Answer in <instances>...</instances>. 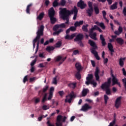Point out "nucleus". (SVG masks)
<instances>
[{
    "label": "nucleus",
    "instance_id": "obj_47",
    "mask_svg": "<svg viewBox=\"0 0 126 126\" xmlns=\"http://www.w3.org/2000/svg\"><path fill=\"white\" fill-rule=\"evenodd\" d=\"M43 110H49L50 109V107H49L48 106L44 105L42 107Z\"/></svg>",
    "mask_w": 126,
    "mask_h": 126
},
{
    "label": "nucleus",
    "instance_id": "obj_25",
    "mask_svg": "<svg viewBox=\"0 0 126 126\" xmlns=\"http://www.w3.org/2000/svg\"><path fill=\"white\" fill-rule=\"evenodd\" d=\"M83 21H80L79 22L77 21L74 23V26L77 27L78 26H80V25H82L83 24Z\"/></svg>",
    "mask_w": 126,
    "mask_h": 126
},
{
    "label": "nucleus",
    "instance_id": "obj_60",
    "mask_svg": "<svg viewBox=\"0 0 126 126\" xmlns=\"http://www.w3.org/2000/svg\"><path fill=\"white\" fill-rule=\"evenodd\" d=\"M38 67H45V66L44 65V63H39L38 65Z\"/></svg>",
    "mask_w": 126,
    "mask_h": 126
},
{
    "label": "nucleus",
    "instance_id": "obj_8",
    "mask_svg": "<svg viewBox=\"0 0 126 126\" xmlns=\"http://www.w3.org/2000/svg\"><path fill=\"white\" fill-rule=\"evenodd\" d=\"M112 86H114V85H115V84H117L118 85H119V87H121V84L120 83V82H119V80H118V78H117V77H116L113 74L112 75Z\"/></svg>",
    "mask_w": 126,
    "mask_h": 126
},
{
    "label": "nucleus",
    "instance_id": "obj_45",
    "mask_svg": "<svg viewBox=\"0 0 126 126\" xmlns=\"http://www.w3.org/2000/svg\"><path fill=\"white\" fill-rule=\"evenodd\" d=\"M62 119H63V116L61 115H59L57 117V121L61 122Z\"/></svg>",
    "mask_w": 126,
    "mask_h": 126
},
{
    "label": "nucleus",
    "instance_id": "obj_20",
    "mask_svg": "<svg viewBox=\"0 0 126 126\" xmlns=\"http://www.w3.org/2000/svg\"><path fill=\"white\" fill-rule=\"evenodd\" d=\"M108 48L110 52L111 53H114L115 50H114V49L113 48V45H112V43H109L108 44Z\"/></svg>",
    "mask_w": 126,
    "mask_h": 126
},
{
    "label": "nucleus",
    "instance_id": "obj_37",
    "mask_svg": "<svg viewBox=\"0 0 126 126\" xmlns=\"http://www.w3.org/2000/svg\"><path fill=\"white\" fill-rule=\"evenodd\" d=\"M75 76L77 79H80L81 78V75H80V73H79V71L77 72L75 75Z\"/></svg>",
    "mask_w": 126,
    "mask_h": 126
},
{
    "label": "nucleus",
    "instance_id": "obj_4",
    "mask_svg": "<svg viewBox=\"0 0 126 126\" xmlns=\"http://www.w3.org/2000/svg\"><path fill=\"white\" fill-rule=\"evenodd\" d=\"M55 11L53 7H51L48 11V15L50 18V21L52 24H55L57 21V18L55 17Z\"/></svg>",
    "mask_w": 126,
    "mask_h": 126
},
{
    "label": "nucleus",
    "instance_id": "obj_40",
    "mask_svg": "<svg viewBox=\"0 0 126 126\" xmlns=\"http://www.w3.org/2000/svg\"><path fill=\"white\" fill-rule=\"evenodd\" d=\"M58 5H60V4H59V2L56 1H54L53 3V6H54V7H56L58 6Z\"/></svg>",
    "mask_w": 126,
    "mask_h": 126
},
{
    "label": "nucleus",
    "instance_id": "obj_62",
    "mask_svg": "<svg viewBox=\"0 0 126 126\" xmlns=\"http://www.w3.org/2000/svg\"><path fill=\"white\" fill-rule=\"evenodd\" d=\"M104 59V63L105 64V63H108V58H106V59Z\"/></svg>",
    "mask_w": 126,
    "mask_h": 126
},
{
    "label": "nucleus",
    "instance_id": "obj_39",
    "mask_svg": "<svg viewBox=\"0 0 126 126\" xmlns=\"http://www.w3.org/2000/svg\"><path fill=\"white\" fill-rule=\"evenodd\" d=\"M32 6V4H29L27 6L26 11L27 13H30V7Z\"/></svg>",
    "mask_w": 126,
    "mask_h": 126
},
{
    "label": "nucleus",
    "instance_id": "obj_30",
    "mask_svg": "<svg viewBox=\"0 0 126 126\" xmlns=\"http://www.w3.org/2000/svg\"><path fill=\"white\" fill-rule=\"evenodd\" d=\"M57 78H58V76H56L54 78H53L52 81V84H55V85H57V84H58V81L57 80Z\"/></svg>",
    "mask_w": 126,
    "mask_h": 126
},
{
    "label": "nucleus",
    "instance_id": "obj_29",
    "mask_svg": "<svg viewBox=\"0 0 126 126\" xmlns=\"http://www.w3.org/2000/svg\"><path fill=\"white\" fill-rule=\"evenodd\" d=\"M68 87H70V88H72L73 89H74L75 87H76V83H71L69 84L68 85Z\"/></svg>",
    "mask_w": 126,
    "mask_h": 126
},
{
    "label": "nucleus",
    "instance_id": "obj_27",
    "mask_svg": "<svg viewBox=\"0 0 126 126\" xmlns=\"http://www.w3.org/2000/svg\"><path fill=\"white\" fill-rule=\"evenodd\" d=\"M75 67L78 71H80V70H81V64H80L79 63H76L75 64Z\"/></svg>",
    "mask_w": 126,
    "mask_h": 126
},
{
    "label": "nucleus",
    "instance_id": "obj_33",
    "mask_svg": "<svg viewBox=\"0 0 126 126\" xmlns=\"http://www.w3.org/2000/svg\"><path fill=\"white\" fill-rule=\"evenodd\" d=\"M66 3V1L65 0H61L59 5H62V6H64Z\"/></svg>",
    "mask_w": 126,
    "mask_h": 126
},
{
    "label": "nucleus",
    "instance_id": "obj_55",
    "mask_svg": "<svg viewBox=\"0 0 126 126\" xmlns=\"http://www.w3.org/2000/svg\"><path fill=\"white\" fill-rule=\"evenodd\" d=\"M118 31L122 33L123 32V28L120 26L118 28Z\"/></svg>",
    "mask_w": 126,
    "mask_h": 126
},
{
    "label": "nucleus",
    "instance_id": "obj_17",
    "mask_svg": "<svg viewBox=\"0 0 126 126\" xmlns=\"http://www.w3.org/2000/svg\"><path fill=\"white\" fill-rule=\"evenodd\" d=\"M116 41L119 45H123L124 43H125V41H124V39L121 37H118L116 38Z\"/></svg>",
    "mask_w": 126,
    "mask_h": 126
},
{
    "label": "nucleus",
    "instance_id": "obj_14",
    "mask_svg": "<svg viewBox=\"0 0 126 126\" xmlns=\"http://www.w3.org/2000/svg\"><path fill=\"white\" fill-rule=\"evenodd\" d=\"M76 36V33H73L71 35L69 34H66L65 36V40H72L74 37H75Z\"/></svg>",
    "mask_w": 126,
    "mask_h": 126
},
{
    "label": "nucleus",
    "instance_id": "obj_38",
    "mask_svg": "<svg viewBox=\"0 0 126 126\" xmlns=\"http://www.w3.org/2000/svg\"><path fill=\"white\" fill-rule=\"evenodd\" d=\"M94 12L95 14H99V8H98V7L95 6L94 7Z\"/></svg>",
    "mask_w": 126,
    "mask_h": 126
},
{
    "label": "nucleus",
    "instance_id": "obj_51",
    "mask_svg": "<svg viewBox=\"0 0 126 126\" xmlns=\"http://www.w3.org/2000/svg\"><path fill=\"white\" fill-rule=\"evenodd\" d=\"M54 90H55V88L52 87L50 88V93H49L53 94V92H54Z\"/></svg>",
    "mask_w": 126,
    "mask_h": 126
},
{
    "label": "nucleus",
    "instance_id": "obj_48",
    "mask_svg": "<svg viewBox=\"0 0 126 126\" xmlns=\"http://www.w3.org/2000/svg\"><path fill=\"white\" fill-rule=\"evenodd\" d=\"M58 93L61 97H63V95L64 94V93L63 92V91H59Z\"/></svg>",
    "mask_w": 126,
    "mask_h": 126
},
{
    "label": "nucleus",
    "instance_id": "obj_22",
    "mask_svg": "<svg viewBox=\"0 0 126 126\" xmlns=\"http://www.w3.org/2000/svg\"><path fill=\"white\" fill-rule=\"evenodd\" d=\"M88 92H89V90H88V89H84L82 92V96H86Z\"/></svg>",
    "mask_w": 126,
    "mask_h": 126
},
{
    "label": "nucleus",
    "instance_id": "obj_23",
    "mask_svg": "<svg viewBox=\"0 0 126 126\" xmlns=\"http://www.w3.org/2000/svg\"><path fill=\"white\" fill-rule=\"evenodd\" d=\"M87 13H88L89 16H91V15H92L93 14V8H88V10H87Z\"/></svg>",
    "mask_w": 126,
    "mask_h": 126
},
{
    "label": "nucleus",
    "instance_id": "obj_3",
    "mask_svg": "<svg viewBox=\"0 0 126 126\" xmlns=\"http://www.w3.org/2000/svg\"><path fill=\"white\" fill-rule=\"evenodd\" d=\"M111 78H109L107 82L103 84L101 86L102 89H105V92L107 95H111L112 94L111 89H110V86H111Z\"/></svg>",
    "mask_w": 126,
    "mask_h": 126
},
{
    "label": "nucleus",
    "instance_id": "obj_54",
    "mask_svg": "<svg viewBox=\"0 0 126 126\" xmlns=\"http://www.w3.org/2000/svg\"><path fill=\"white\" fill-rule=\"evenodd\" d=\"M39 102H40V98H36L34 100L35 104H38Z\"/></svg>",
    "mask_w": 126,
    "mask_h": 126
},
{
    "label": "nucleus",
    "instance_id": "obj_49",
    "mask_svg": "<svg viewBox=\"0 0 126 126\" xmlns=\"http://www.w3.org/2000/svg\"><path fill=\"white\" fill-rule=\"evenodd\" d=\"M48 89H49V86H46L45 88H43L42 92L45 93V92H46Z\"/></svg>",
    "mask_w": 126,
    "mask_h": 126
},
{
    "label": "nucleus",
    "instance_id": "obj_34",
    "mask_svg": "<svg viewBox=\"0 0 126 126\" xmlns=\"http://www.w3.org/2000/svg\"><path fill=\"white\" fill-rule=\"evenodd\" d=\"M56 48H60L62 47V41H58L55 45Z\"/></svg>",
    "mask_w": 126,
    "mask_h": 126
},
{
    "label": "nucleus",
    "instance_id": "obj_21",
    "mask_svg": "<svg viewBox=\"0 0 126 126\" xmlns=\"http://www.w3.org/2000/svg\"><path fill=\"white\" fill-rule=\"evenodd\" d=\"M118 2H115V3H114L113 5L110 6V9L114 10V9H117L118 8Z\"/></svg>",
    "mask_w": 126,
    "mask_h": 126
},
{
    "label": "nucleus",
    "instance_id": "obj_7",
    "mask_svg": "<svg viewBox=\"0 0 126 126\" xmlns=\"http://www.w3.org/2000/svg\"><path fill=\"white\" fill-rule=\"evenodd\" d=\"M89 43L90 44V46L93 47V48L91 49V52H92L93 51H95V50H97V49H98V47H97V45H96L95 42L91 40H89Z\"/></svg>",
    "mask_w": 126,
    "mask_h": 126
},
{
    "label": "nucleus",
    "instance_id": "obj_9",
    "mask_svg": "<svg viewBox=\"0 0 126 126\" xmlns=\"http://www.w3.org/2000/svg\"><path fill=\"white\" fill-rule=\"evenodd\" d=\"M92 109V106H90L89 104L86 103L85 104L81 109V111H83V112H87L88 110Z\"/></svg>",
    "mask_w": 126,
    "mask_h": 126
},
{
    "label": "nucleus",
    "instance_id": "obj_50",
    "mask_svg": "<svg viewBox=\"0 0 126 126\" xmlns=\"http://www.w3.org/2000/svg\"><path fill=\"white\" fill-rule=\"evenodd\" d=\"M88 5L90 8H93V6H92V2L89 1Z\"/></svg>",
    "mask_w": 126,
    "mask_h": 126
},
{
    "label": "nucleus",
    "instance_id": "obj_24",
    "mask_svg": "<svg viewBox=\"0 0 126 126\" xmlns=\"http://www.w3.org/2000/svg\"><path fill=\"white\" fill-rule=\"evenodd\" d=\"M126 60V58H120L119 60V64L120 66H124V62Z\"/></svg>",
    "mask_w": 126,
    "mask_h": 126
},
{
    "label": "nucleus",
    "instance_id": "obj_59",
    "mask_svg": "<svg viewBox=\"0 0 126 126\" xmlns=\"http://www.w3.org/2000/svg\"><path fill=\"white\" fill-rule=\"evenodd\" d=\"M122 71H123V73L124 75L125 76H126V69H125V68H123L122 69Z\"/></svg>",
    "mask_w": 126,
    "mask_h": 126
},
{
    "label": "nucleus",
    "instance_id": "obj_46",
    "mask_svg": "<svg viewBox=\"0 0 126 126\" xmlns=\"http://www.w3.org/2000/svg\"><path fill=\"white\" fill-rule=\"evenodd\" d=\"M78 44L79 45L80 47H84V44H83V43H82V41H78Z\"/></svg>",
    "mask_w": 126,
    "mask_h": 126
},
{
    "label": "nucleus",
    "instance_id": "obj_31",
    "mask_svg": "<svg viewBox=\"0 0 126 126\" xmlns=\"http://www.w3.org/2000/svg\"><path fill=\"white\" fill-rule=\"evenodd\" d=\"M55 50V47L54 46H48L46 48V51L48 52H51V51H54Z\"/></svg>",
    "mask_w": 126,
    "mask_h": 126
},
{
    "label": "nucleus",
    "instance_id": "obj_2",
    "mask_svg": "<svg viewBox=\"0 0 126 126\" xmlns=\"http://www.w3.org/2000/svg\"><path fill=\"white\" fill-rule=\"evenodd\" d=\"M44 28H45L44 25H41L40 28L36 32L37 36L33 40V49H35V47H36L35 44L37 41H38L37 43L36 48H39V40L40 39V38H41V36H43V35L44 34Z\"/></svg>",
    "mask_w": 126,
    "mask_h": 126
},
{
    "label": "nucleus",
    "instance_id": "obj_56",
    "mask_svg": "<svg viewBox=\"0 0 126 126\" xmlns=\"http://www.w3.org/2000/svg\"><path fill=\"white\" fill-rule=\"evenodd\" d=\"M79 53V51H78V50H74L73 51V55H77V54H78Z\"/></svg>",
    "mask_w": 126,
    "mask_h": 126
},
{
    "label": "nucleus",
    "instance_id": "obj_10",
    "mask_svg": "<svg viewBox=\"0 0 126 126\" xmlns=\"http://www.w3.org/2000/svg\"><path fill=\"white\" fill-rule=\"evenodd\" d=\"M84 38L83 34L79 33L76 36V37L74 39L75 42H80Z\"/></svg>",
    "mask_w": 126,
    "mask_h": 126
},
{
    "label": "nucleus",
    "instance_id": "obj_12",
    "mask_svg": "<svg viewBox=\"0 0 126 126\" xmlns=\"http://www.w3.org/2000/svg\"><path fill=\"white\" fill-rule=\"evenodd\" d=\"M77 6L80 7L81 9H84L86 7V4L84 3V1H79L77 3Z\"/></svg>",
    "mask_w": 126,
    "mask_h": 126
},
{
    "label": "nucleus",
    "instance_id": "obj_26",
    "mask_svg": "<svg viewBox=\"0 0 126 126\" xmlns=\"http://www.w3.org/2000/svg\"><path fill=\"white\" fill-rule=\"evenodd\" d=\"M88 25L87 24L86 25H83L82 27V29L84 32H88Z\"/></svg>",
    "mask_w": 126,
    "mask_h": 126
},
{
    "label": "nucleus",
    "instance_id": "obj_42",
    "mask_svg": "<svg viewBox=\"0 0 126 126\" xmlns=\"http://www.w3.org/2000/svg\"><path fill=\"white\" fill-rule=\"evenodd\" d=\"M36 62H37V59L35 58L32 62L31 63V66H34V64L36 63Z\"/></svg>",
    "mask_w": 126,
    "mask_h": 126
},
{
    "label": "nucleus",
    "instance_id": "obj_15",
    "mask_svg": "<svg viewBox=\"0 0 126 126\" xmlns=\"http://www.w3.org/2000/svg\"><path fill=\"white\" fill-rule=\"evenodd\" d=\"M47 124L48 125V126H55L54 125L51 124L50 122V121H48ZM56 126H62L63 125L62 124V123H61V121H57V123H56Z\"/></svg>",
    "mask_w": 126,
    "mask_h": 126
},
{
    "label": "nucleus",
    "instance_id": "obj_64",
    "mask_svg": "<svg viewBox=\"0 0 126 126\" xmlns=\"http://www.w3.org/2000/svg\"><path fill=\"white\" fill-rule=\"evenodd\" d=\"M91 63H92V65H93V67H95V62H94V61H91Z\"/></svg>",
    "mask_w": 126,
    "mask_h": 126
},
{
    "label": "nucleus",
    "instance_id": "obj_52",
    "mask_svg": "<svg viewBox=\"0 0 126 126\" xmlns=\"http://www.w3.org/2000/svg\"><path fill=\"white\" fill-rule=\"evenodd\" d=\"M122 81H123V83H124V86H125V88H126V78H125L124 79H123Z\"/></svg>",
    "mask_w": 126,
    "mask_h": 126
},
{
    "label": "nucleus",
    "instance_id": "obj_11",
    "mask_svg": "<svg viewBox=\"0 0 126 126\" xmlns=\"http://www.w3.org/2000/svg\"><path fill=\"white\" fill-rule=\"evenodd\" d=\"M121 100H122V96H119L115 101V106L117 109H119L121 106Z\"/></svg>",
    "mask_w": 126,
    "mask_h": 126
},
{
    "label": "nucleus",
    "instance_id": "obj_13",
    "mask_svg": "<svg viewBox=\"0 0 126 126\" xmlns=\"http://www.w3.org/2000/svg\"><path fill=\"white\" fill-rule=\"evenodd\" d=\"M99 73H100V70H99V68L96 67L95 69V71L94 72V76L96 78V80H99L100 79V77L99 76Z\"/></svg>",
    "mask_w": 126,
    "mask_h": 126
},
{
    "label": "nucleus",
    "instance_id": "obj_53",
    "mask_svg": "<svg viewBox=\"0 0 126 126\" xmlns=\"http://www.w3.org/2000/svg\"><path fill=\"white\" fill-rule=\"evenodd\" d=\"M53 98V94L49 93V95L48 98V100H51Z\"/></svg>",
    "mask_w": 126,
    "mask_h": 126
},
{
    "label": "nucleus",
    "instance_id": "obj_32",
    "mask_svg": "<svg viewBox=\"0 0 126 126\" xmlns=\"http://www.w3.org/2000/svg\"><path fill=\"white\" fill-rule=\"evenodd\" d=\"M115 124H116V117L114 116V120L111 123H110L108 126H114ZM115 126H118V125H115Z\"/></svg>",
    "mask_w": 126,
    "mask_h": 126
},
{
    "label": "nucleus",
    "instance_id": "obj_28",
    "mask_svg": "<svg viewBox=\"0 0 126 126\" xmlns=\"http://www.w3.org/2000/svg\"><path fill=\"white\" fill-rule=\"evenodd\" d=\"M98 28V26L94 25V27H92L90 30V33H93V31H95V30H97Z\"/></svg>",
    "mask_w": 126,
    "mask_h": 126
},
{
    "label": "nucleus",
    "instance_id": "obj_19",
    "mask_svg": "<svg viewBox=\"0 0 126 126\" xmlns=\"http://www.w3.org/2000/svg\"><path fill=\"white\" fill-rule=\"evenodd\" d=\"M91 53L94 55L95 58L97 60V61H100V57L98 55V52H97V51L93 50Z\"/></svg>",
    "mask_w": 126,
    "mask_h": 126
},
{
    "label": "nucleus",
    "instance_id": "obj_63",
    "mask_svg": "<svg viewBox=\"0 0 126 126\" xmlns=\"http://www.w3.org/2000/svg\"><path fill=\"white\" fill-rule=\"evenodd\" d=\"M67 118L66 117L64 116L63 118L62 117V121L63 122V123H64V122H65V120H66Z\"/></svg>",
    "mask_w": 126,
    "mask_h": 126
},
{
    "label": "nucleus",
    "instance_id": "obj_1",
    "mask_svg": "<svg viewBox=\"0 0 126 126\" xmlns=\"http://www.w3.org/2000/svg\"><path fill=\"white\" fill-rule=\"evenodd\" d=\"M60 11L59 12L60 14L61 15V17L63 20H66V21L65 23H62L61 24H57L53 27L54 31L55 32H53V35H59L62 32H63V28L66 27L65 24H68L69 23V15L70 14H74L73 19L75 20L77 16V13L78 12V10L76 6H74V8L70 11L67 10L66 8H60Z\"/></svg>",
    "mask_w": 126,
    "mask_h": 126
},
{
    "label": "nucleus",
    "instance_id": "obj_41",
    "mask_svg": "<svg viewBox=\"0 0 126 126\" xmlns=\"http://www.w3.org/2000/svg\"><path fill=\"white\" fill-rule=\"evenodd\" d=\"M104 98L105 103V104H107V102L108 100H109V97H108V95L105 94L104 95Z\"/></svg>",
    "mask_w": 126,
    "mask_h": 126
},
{
    "label": "nucleus",
    "instance_id": "obj_57",
    "mask_svg": "<svg viewBox=\"0 0 126 126\" xmlns=\"http://www.w3.org/2000/svg\"><path fill=\"white\" fill-rule=\"evenodd\" d=\"M114 34H115V35H120L121 34H122L119 31H115L114 32Z\"/></svg>",
    "mask_w": 126,
    "mask_h": 126
},
{
    "label": "nucleus",
    "instance_id": "obj_16",
    "mask_svg": "<svg viewBox=\"0 0 126 126\" xmlns=\"http://www.w3.org/2000/svg\"><path fill=\"white\" fill-rule=\"evenodd\" d=\"M89 35L91 39H93L95 41L97 40V37H96V36H97V33H96V32H94V33L89 32Z\"/></svg>",
    "mask_w": 126,
    "mask_h": 126
},
{
    "label": "nucleus",
    "instance_id": "obj_18",
    "mask_svg": "<svg viewBox=\"0 0 126 126\" xmlns=\"http://www.w3.org/2000/svg\"><path fill=\"white\" fill-rule=\"evenodd\" d=\"M100 39L101 41V44L102 46H106V41H105V38H104V36L103 35L100 34Z\"/></svg>",
    "mask_w": 126,
    "mask_h": 126
},
{
    "label": "nucleus",
    "instance_id": "obj_43",
    "mask_svg": "<svg viewBox=\"0 0 126 126\" xmlns=\"http://www.w3.org/2000/svg\"><path fill=\"white\" fill-rule=\"evenodd\" d=\"M99 26H100V27H101V28H102V29H105V28H106V27L105 26L104 23H100L99 24Z\"/></svg>",
    "mask_w": 126,
    "mask_h": 126
},
{
    "label": "nucleus",
    "instance_id": "obj_5",
    "mask_svg": "<svg viewBox=\"0 0 126 126\" xmlns=\"http://www.w3.org/2000/svg\"><path fill=\"white\" fill-rule=\"evenodd\" d=\"M87 81H86V85H89L90 84H93L94 87H96L97 86V83L95 82L94 80H93V75L88 74V77L86 78Z\"/></svg>",
    "mask_w": 126,
    "mask_h": 126
},
{
    "label": "nucleus",
    "instance_id": "obj_58",
    "mask_svg": "<svg viewBox=\"0 0 126 126\" xmlns=\"http://www.w3.org/2000/svg\"><path fill=\"white\" fill-rule=\"evenodd\" d=\"M123 14L124 16H126V7H124L123 9Z\"/></svg>",
    "mask_w": 126,
    "mask_h": 126
},
{
    "label": "nucleus",
    "instance_id": "obj_36",
    "mask_svg": "<svg viewBox=\"0 0 126 126\" xmlns=\"http://www.w3.org/2000/svg\"><path fill=\"white\" fill-rule=\"evenodd\" d=\"M76 28H77V27L74 26V27L72 26L70 27L69 29H70V31L74 32V31H76Z\"/></svg>",
    "mask_w": 126,
    "mask_h": 126
},
{
    "label": "nucleus",
    "instance_id": "obj_6",
    "mask_svg": "<svg viewBox=\"0 0 126 126\" xmlns=\"http://www.w3.org/2000/svg\"><path fill=\"white\" fill-rule=\"evenodd\" d=\"M75 98V94H74V93L73 92H71V93L66 96V98L65 99V102L66 103H71V101H72V99Z\"/></svg>",
    "mask_w": 126,
    "mask_h": 126
},
{
    "label": "nucleus",
    "instance_id": "obj_61",
    "mask_svg": "<svg viewBox=\"0 0 126 126\" xmlns=\"http://www.w3.org/2000/svg\"><path fill=\"white\" fill-rule=\"evenodd\" d=\"M27 80H28V79H27V76H26L23 80V82L24 83H25V82H26V81H27Z\"/></svg>",
    "mask_w": 126,
    "mask_h": 126
},
{
    "label": "nucleus",
    "instance_id": "obj_44",
    "mask_svg": "<svg viewBox=\"0 0 126 126\" xmlns=\"http://www.w3.org/2000/svg\"><path fill=\"white\" fill-rule=\"evenodd\" d=\"M63 59V57L62 56H57L56 57V62H60V61H61V60H62Z\"/></svg>",
    "mask_w": 126,
    "mask_h": 126
},
{
    "label": "nucleus",
    "instance_id": "obj_35",
    "mask_svg": "<svg viewBox=\"0 0 126 126\" xmlns=\"http://www.w3.org/2000/svg\"><path fill=\"white\" fill-rule=\"evenodd\" d=\"M43 17H44V13H41L39 16L37 17V19H39V20H42Z\"/></svg>",
    "mask_w": 126,
    "mask_h": 126
}]
</instances>
